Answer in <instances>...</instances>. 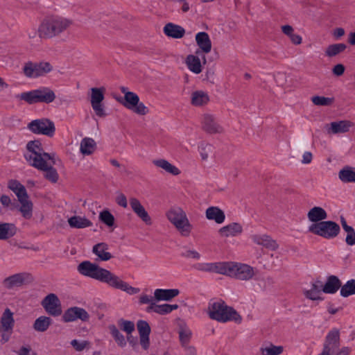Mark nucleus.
<instances>
[{
    "instance_id": "nucleus-36",
    "label": "nucleus",
    "mask_w": 355,
    "mask_h": 355,
    "mask_svg": "<svg viewBox=\"0 0 355 355\" xmlns=\"http://www.w3.org/2000/svg\"><path fill=\"white\" fill-rule=\"evenodd\" d=\"M209 101L208 94L202 90L194 91L191 94V103L196 107H202Z\"/></svg>"
},
{
    "instance_id": "nucleus-57",
    "label": "nucleus",
    "mask_w": 355,
    "mask_h": 355,
    "mask_svg": "<svg viewBox=\"0 0 355 355\" xmlns=\"http://www.w3.org/2000/svg\"><path fill=\"white\" fill-rule=\"evenodd\" d=\"M139 302L141 304H149L148 310L151 311V307L155 304V300L153 297L145 293L140 295Z\"/></svg>"
},
{
    "instance_id": "nucleus-9",
    "label": "nucleus",
    "mask_w": 355,
    "mask_h": 355,
    "mask_svg": "<svg viewBox=\"0 0 355 355\" xmlns=\"http://www.w3.org/2000/svg\"><path fill=\"white\" fill-rule=\"evenodd\" d=\"M308 231L322 238L332 239L340 234V227L334 221L324 220L318 223L310 224L308 226Z\"/></svg>"
},
{
    "instance_id": "nucleus-4",
    "label": "nucleus",
    "mask_w": 355,
    "mask_h": 355,
    "mask_svg": "<svg viewBox=\"0 0 355 355\" xmlns=\"http://www.w3.org/2000/svg\"><path fill=\"white\" fill-rule=\"evenodd\" d=\"M166 217L181 236L185 237L190 236L193 230V225L190 223L187 213L182 207L178 206L171 207L166 211Z\"/></svg>"
},
{
    "instance_id": "nucleus-31",
    "label": "nucleus",
    "mask_w": 355,
    "mask_h": 355,
    "mask_svg": "<svg viewBox=\"0 0 355 355\" xmlns=\"http://www.w3.org/2000/svg\"><path fill=\"white\" fill-rule=\"evenodd\" d=\"M153 164L157 168H161L166 173L173 175H178L181 173L180 170L176 166L173 165L165 159H153Z\"/></svg>"
},
{
    "instance_id": "nucleus-22",
    "label": "nucleus",
    "mask_w": 355,
    "mask_h": 355,
    "mask_svg": "<svg viewBox=\"0 0 355 355\" xmlns=\"http://www.w3.org/2000/svg\"><path fill=\"white\" fill-rule=\"evenodd\" d=\"M31 280V276L28 273H17L6 278L3 285L8 288L19 287Z\"/></svg>"
},
{
    "instance_id": "nucleus-49",
    "label": "nucleus",
    "mask_w": 355,
    "mask_h": 355,
    "mask_svg": "<svg viewBox=\"0 0 355 355\" xmlns=\"http://www.w3.org/2000/svg\"><path fill=\"white\" fill-rule=\"evenodd\" d=\"M51 324V319L47 316H40L37 318L33 324V328L37 331H46Z\"/></svg>"
},
{
    "instance_id": "nucleus-47",
    "label": "nucleus",
    "mask_w": 355,
    "mask_h": 355,
    "mask_svg": "<svg viewBox=\"0 0 355 355\" xmlns=\"http://www.w3.org/2000/svg\"><path fill=\"white\" fill-rule=\"evenodd\" d=\"M15 225L7 223H0V239H7L14 236L16 233Z\"/></svg>"
},
{
    "instance_id": "nucleus-41",
    "label": "nucleus",
    "mask_w": 355,
    "mask_h": 355,
    "mask_svg": "<svg viewBox=\"0 0 355 355\" xmlns=\"http://www.w3.org/2000/svg\"><path fill=\"white\" fill-rule=\"evenodd\" d=\"M68 223L70 227L73 228L82 229L89 227L92 225L90 220L85 216H74L68 219Z\"/></svg>"
},
{
    "instance_id": "nucleus-61",
    "label": "nucleus",
    "mask_w": 355,
    "mask_h": 355,
    "mask_svg": "<svg viewBox=\"0 0 355 355\" xmlns=\"http://www.w3.org/2000/svg\"><path fill=\"white\" fill-rule=\"evenodd\" d=\"M115 201H116V204L118 205H119L120 207H121L123 208H127L128 201H127V198H126L125 196L123 193H119L116 197Z\"/></svg>"
},
{
    "instance_id": "nucleus-8",
    "label": "nucleus",
    "mask_w": 355,
    "mask_h": 355,
    "mask_svg": "<svg viewBox=\"0 0 355 355\" xmlns=\"http://www.w3.org/2000/svg\"><path fill=\"white\" fill-rule=\"evenodd\" d=\"M106 88L104 86L91 87L89 90V98L95 116L105 118L108 114L104 104Z\"/></svg>"
},
{
    "instance_id": "nucleus-10",
    "label": "nucleus",
    "mask_w": 355,
    "mask_h": 355,
    "mask_svg": "<svg viewBox=\"0 0 355 355\" xmlns=\"http://www.w3.org/2000/svg\"><path fill=\"white\" fill-rule=\"evenodd\" d=\"M14 325V313L10 309L7 308L0 318V334L2 343H6L9 340Z\"/></svg>"
},
{
    "instance_id": "nucleus-56",
    "label": "nucleus",
    "mask_w": 355,
    "mask_h": 355,
    "mask_svg": "<svg viewBox=\"0 0 355 355\" xmlns=\"http://www.w3.org/2000/svg\"><path fill=\"white\" fill-rule=\"evenodd\" d=\"M71 345L76 351L81 352L89 347V343L87 340L74 339L71 341Z\"/></svg>"
},
{
    "instance_id": "nucleus-27",
    "label": "nucleus",
    "mask_w": 355,
    "mask_h": 355,
    "mask_svg": "<svg viewBox=\"0 0 355 355\" xmlns=\"http://www.w3.org/2000/svg\"><path fill=\"white\" fill-rule=\"evenodd\" d=\"M206 218L214 221L216 224H222L225 220V214L223 210L216 206L208 207L205 211Z\"/></svg>"
},
{
    "instance_id": "nucleus-23",
    "label": "nucleus",
    "mask_w": 355,
    "mask_h": 355,
    "mask_svg": "<svg viewBox=\"0 0 355 355\" xmlns=\"http://www.w3.org/2000/svg\"><path fill=\"white\" fill-rule=\"evenodd\" d=\"M196 42L199 48L200 53L207 54L211 50V41L206 32H199L195 36Z\"/></svg>"
},
{
    "instance_id": "nucleus-35",
    "label": "nucleus",
    "mask_w": 355,
    "mask_h": 355,
    "mask_svg": "<svg viewBox=\"0 0 355 355\" xmlns=\"http://www.w3.org/2000/svg\"><path fill=\"white\" fill-rule=\"evenodd\" d=\"M224 262L220 263H198L195 265V268L200 271L212 272L219 274L223 273Z\"/></svg>"
},
{
    "instance_id": "nucleus-14",
    "label": "nucleus",
    "mask_w": 355,
    "mask_h": 355,
    "mask_svg": "<svg viewBox=\"0 0 355 355\" xmlns=\"http://www.w3.org/2000/svg\"><path fill=\"white\" fill-rule=\"evenodd\" d=\"M201 54L200 51H196L195 54H189L185 58V64L188 69L194 74L200 73L206 62L205 55Z\"/></svg>"
},
{
    "instance_id": "nucleus-12",
    "label": "nucleus",
    "mask_w": 355,
    "mask_h": 355,
    "mask_svg": "<svg viewBox=\"0 0 355 355\" xmlns=\"http://www.w3.org/2000/svg\"><path fill=\"white\" fill-rule=\"evenodd\" d=\"M30 131L35 134L52 137L55 131L54 123L47 119L33 120L28 125Z\"/></svg>"
},
{
    "instance_id": "nucleus-7",
    "label": "nucleus",
    "mask_w": 355,
    "mask_h": 355,
    "mask_svg": "<svg viewBox=\"0 0 355 355\" xmlns=\"http://www.w3.org/2000/svg\"><path fill=\"white\" fill-rule=\"evenodd\" d=\"M26 149L24 157L28 164L35 168L41 167L42 162L54 155V154L45 153L42 144L38 140L29 141L26 145Z\"/></svg>"
},
{
    "instance_id": "nucleus-25",
    "label": "nucleus",
    "mask_w": 355,
    "mask_h": 355,
    "mask_svg": "<svg viewBox=\"0 0 355 355\" xmlns=\"http://www.w3.org/2000/svg\"><path fill=\"white\" fill-rule=\"evenodd\" d=\"M306 217L311 224H314L326 220L328 217V214L324 208L314 206L307 211Z\"/></svg>"
},
{
    "instance_id": "nucleus-24",
    "label": "nucleus",
    "mask_w": 355,
    "mask_h": 355,
    "mask_svg": "<svg viewBox=\"0 0 355 355\" xmlns=\"http://www.w3.org/2000/svg\"><path fill=\"white\" fill-rule=\"evenodd\" d=\"M252 241L259 245H262L269 250H275L278 248V244L270 236L265 234H256L251 236Z\"/></svg>"
},
{
    "instance_id": "nucleus-52",
    "label": "nucleus",
    "mask_w": 355,
    "mask_h": 355,
    "mask_svg": "<svg viewBox=\"0 0 355 355\" xmlns=\"http://www.w3.org/2000/svg\"><path fill=\"white\" fill-rule=\"evenodd\" d=\"M119 328L124 331L127 336L131 335L135 329V323L132 321L121 318L117 322Z\"/></svg>"
},
{
    "instance_id": "nucleus-34",
    "label": "nucleus",
    "mask_w": 355,
    "mask_h": 355,
    "mask_svg": "<svg viewBox=\"0 0 355 355\" xmlns=\"http://www.w3.org/2000/svg\"><path fill=\"white\" fill-rule=\"evenodd\" d=\"M96 150V143L92 138L85 137L80 143V153L83 156L92 155Z\"/></svg>"
},
{
    "instance_id": "nucleus-60",
    "label": "nucleus",
    "mask_w": 355,
    "mask_h": 355,
    "mask_svg": "<svg viewBox=\"0 0 355 355\" xmlns=\"http://www.w3.org/2000/svg\"><path fill=\"white\" fill-rule=\"evenodd\" d=\"M349 353V349L347 347H343L340 349V352L330 350L329 349L324 348L322 353L318 355H348Z\"/></svg>"
},
{
    "instance_id": "nucleus-46",
    "label": "nucleus",
    "mask_w": 355,
    "mask_h": 355,
    "mask_svg": "<svg viewBox=\"0 0 355 355\" xmlns=\"http://www.w3.org/2000/svg\"><path fill=\"white\" fill-rule=\"evenodd\" d=\"M284 352V347L275 345L272 343L263 345L260 348L261 355H281Z\"/></svg>"
},
{
    "instance_id": "nucleus-39",
    "label": "nucleus",
    "mask_w": 355,
    "mask_h": 355,
    "mask_svg": "<svg viewBox=\"0 0 355 355\" xmlns=\"http://www.w3.org/2000/svg\"><path fill=\"white\" fill-rule=\"evenodd\" d=\"M340 224L345 234V243L347 245L353 246L355 245V230L349 225L345 218H340Z\"/></svg>"
},
{
    "instance_id": "nucleus-38",
    "label": "nucleus",
    "mask_w": 355,
    "mask_h": 355,
    "mask_svg": "<svg viewBox=\"0 0 355 355\" xmlns=\"http://www.w3.org/2000/svg\"><path fill=\"white\" fill-rule=\"evenodd\" d=\"M338 178L343 183L355 182V167L344 166L338 172Z\"/></svg>"
},
{
    "instance_id": "nucleus-58",
    "label": "nucleus",
    "mask_w": 355,
    "mask_h": 355,
    "mask_svg": "<svg viewBox=\"0 0 355 355\" xmlns=\"http://www.w3.org/2000/svg\"><path fill=\"white\" fill-rule=\"evenodd\" d=\"M211 151L212 148L209 144H202L199 147V152L202 160H207Z\"/></svg>"
},
{
    "instance_id": "nucleus-55",
    "label": "nucleus",
    "mask_w": 355,
    "mask_h": 355,
    "mask_svg": "<svg viewBox=\"0 0 355 355\" xmlns=\"http://www.w3.org/2000/svg\"><path fill=\"white\" fill-rule=\"evenodd\" d=\"M178 332L182 344H187L191 337V330L184 324H180Z\"/></svg>"
},
{
    "instance_id": "nucleus-51",
    "label": "nucleus",
    "mask_w": 355,
    "mask_h": 355,
    "mask_svg": "<svg viewBox=\"0 0 355 355\" xmlns=\"http://www.w3.org/2000/svg\"><path fill=\"white\" fill-rule=\"evenodd\" d=\"M340 288V295L343 297L355 295V280L350 279L347 281L343 286H341Z\"/></svg>"
},
{
    "instance_id": "nucleus-63",
    "label": "nucleus",
    "mask_w": 355,
    "mask_h": 355,
    "mask_svg": "<svg viewBox=\"0 0 355 355\" xmlns=\"http://www.w3.org/2000/svg\"><path fill=\"white\" fill-rule=\"evenodd\" d=\"M345 31L343 28H336L332 31V35L335 40H339L340 37L344 36Z\"/></svg>"
},
{
    "instance_id": "nucleus-53",
    "label": "nucleus",
    "mask_w": 355,
    "mask_h": 355,
    "mask_svg": "<svg viewBox=\"0 0 355 355\" xmlns=\"http://www.w3.org/2000/svg\"><path fill=\"white\" fill-rule=\"evenodd\" d=\"M335 101L334 97H325L323 96H313L311 102L317 106H330Z\"/></svg>"
},
{
    "instance_id": "nucleus-62",
    "label": "nucleus",
    "mask_w": 355,
    "mask_h": 355,
    "mask_svg": "<svg viewBox=\"0 0 355 355\" xmlns=\"http://www.w3.org/2000/svg\"><path fill=\"white\" fill-rule=\"evenodd\" d=\"M345 68L343 64H337L332 69V73L336 76H342L345 72Z\"/></svg>"
},
{
    "instance_id": "nucleus-54",
    "label": "nucleus",
    "mask_w": 355,
    "mask_h": 355,
    "mask_svg": "<svg viewBox=\"0 0 355 355\" xmlns=\"http://www.w3.org/2000/svg\"><path fill=\"white\" fill-rule=\"evenodd\" d=\"M37 89L31 90L26 92H23L17 96V97L26 101L29 104H34L37 103Z\"/></svg>"
},
{
    "instance_id": "nucleus-6",
    "label": "nucleus",
    "mask_w": 355,
    "mask_h": 355,
    "mask_svg": "<svg viewBox=\"0 0 355 355\" xmlns=\"http://www.w3.org/2000/svg\"><path fill=\"white\" fill-rule=\"evenodd\" d=\"M124 94L123 99L119 101L128 110L138 116H145L149 114L150 109L140 101L139 96L132 92L128 91L126 87H121Z\"/></svg>"
},
{
    "instance_id": "nucleus-18",
    "label": "nucleus",
    "mask_w": 355,
    "mask_h": 355,
    "mask_svg": "<svg viewBox=\"0 0 355 355\" xmlns=\"http://www.w3.org/2000/svg\"><path fill=\"white\" fill-rule=\"evenodd\" d=\"M353 126L354 123L349 120H340L327 124L324 128L329 135H338L349 132Z\"/></svg>"
},
{
    "instance_id": "nucleus-30",
    "label": "nucleus",
    "mask_w": 355,
    "mask_h": 355,
    "mask_svg": "<svg viewBox=\"0 0 355 355\" xmlns=\"http://www.w3.org/2000/svg\"><path fill=\"white\" fill-rule=\"evenodd\" d=\"M164 33L168 37L180 39L185 34V30L180 25L173 23L166 24L163 28Z\"/></svg>"
},
{
    "instance_id": "nucleus-42",
    "label": "nucleus",
    "mask_w": 355,
    "mask_h": 355,
    "mask_svg": "<svg viewBox=\"0 0 355 355\" xmlns=\"http://www.w3.org/2000/svg\"><path fill=\"white\" fill-rule=\"evenodd\" d=\"M20 204L19 211L24 218L30 219L33 215V203L28 196L18 200Z\"/></svg>"
},
{
    "instance_id": "nucleus-32",
    "label": "nucleus",
    "mask_w": 355,
    "mask_h": 355,
    "mask_svg": "<svg viewBox=\"0 0 355 355\" xmlns=\"http://www.w3.org/2000/svg\"><path fill=\"white\" fill-rule=\"evenodd\" d=\"M339 331L336 329H333L327 334L326 337V343L324 348L329 349L330 350L340 352L339 347Z\"/></svg>"
},
{
    "instance_id": "nucleus-15",
    "label": "nucleus",
    "mask_w": 355,
    "mask_h": 355,
    "mask_svg": "<svg viewBox=\"0 0 355 355\" xmlns=\"http://www.w3.org/2000/svg\"><path fill=\"white\" fill-rule=\"evenodd\" d=\"M137 328L139 333V342L142 349L147 351L150 346V334L151 329L146 320H140L137 321Z\"/></svg>"
},
{
    "instance_id": "nucleus-45",
    "label": "nucleus",
    "mask_w": 355,
    "mask_h": 355,
    "mask_svg": "<svg viewBox=\"0 0 355 355\" xmlns=\"http://www.w3.org/2000/svg\"><path fill=\"white\" fill-rule=\"evenodd\" d=\"M8 186L15 193L18 200L28 196L25 187L17 180H12L9 181Z\"/></svg>"
},
{
    "instance_id": "nucleus-48",
    "label": "nucleus",
    "mask_w": 355,
    "mask_h": 355,
    "mask_svg": "<svg viewBox=\"0 0 355 355\" xmlns=\"http://www.w3.org/2000/svg\"><path fill=\"white\" fill-rule=\"evenodd\" d=\"M178 305L176 304H157L155 303V304L151 307V311L159 315H166L171 313L173 311L178 309Z\"/></svg>"
},
{
    "instance_id": "nucleus-37",
    "label": "nucleus",
    "mask_w": 355,
    "mask_h": 355,
    "mask_svg": "<svg viewBox=\"0 0 355 355\" xmlns=\"http://www.w3.org/2000/svg\"><path fill=\"white\" fill-rule=\"evenodd\" d=\"M341 286V282L336 276H330L325 284L322 285V293L327 294H334Z\"/></svg>"
},
{
    "instance_id": "nucleus-59",
    "label": "nucleus",
    "mask_w": 355,
    "mask_h": 355,
    "mask_svg": "<svg viewBox=\"0 0 355 355\" xmlns=\"http://www.w3.org/2000/svg\"><path fill=\"white\" fill-rule=\"evenodd\" d=\"M182 256L188 259L198 261L200 259V254L194 249H189L182 252Z\"/></svg>"
},
{
    "instance_id": "nucleus-21",
    "label": "nucleus",
    "mask_w": 355,
    "mask_h": 355,
    "mask_svg": "<svg viewBox=\"0 0 355 355\" xmlns=\"http://www.w3.org/2000/svg\"><path fill=\"white\" fill-rule=\"evenodd\" d=\"M56 158L55 155L49 157V159H46L41 163V167L36 168L38 170L44 171V177L52 182H56L58 180V173L56 170L53 168L55 164Z\"/></svg>"
},
{
    "instance_id": "nucleus-20",
    "label": "nucleus",
    "mask_w": 355,
    "mask_h": 355,
    "mask_svg": "<svg viewBox=\"0 0 355 355\" xmlns=\"http://www.w3.org/2000/svg\"><path fill=\"white\" fill-rule=\"evenodd\" d=\"M304 297L311 301L322 302L324 300L322 284L318 282L311 284L302 289Z\"/></svg>"
},
{
    "instance_id": "nucleus-16",
    "label": "nucleus",
    "mask_w": 355,
    "mask_h": 355,
    "mask_svg": "<svg viewBox=\"0 0 355 355\" xmlns=\"http://www.w3.org/2000/svg\"><path fill=\"white\" fill-rule=\"evenodd\" d=\"M129 204L132 211L146 225H151L152 218L148 212L146 210L140 200L135 197H131L129 199Z\"/></svg>"
},
{
    "instance_id": "nucleus-40",
    "label": "nucleus",
    "mask_w": 355,
    "mask_h": 355,
    "mask_svg": "<svg viewBox=\"0 0 355 355\" xmlns=\"http://www.w3.org/2000/svg\"><path fill=\"white\" fill-rule=\"evenodd\" d=\"M37 103H50L55 99V94L49 87H42L37 89Z\"/></svg>"
},
{
    "instance_id": "nucleus-50",
    "label": "nucleus",
    "mask_w": 355,
    "mask_h": 355,
    "mask_svg": "<svg viewBox=\"0 0 355 355\" xmlns=\"http://www.w3.org/2000/svg\"><path fill=\"white\" fill-rule=\"evenodd\" d=\"M99 220L109 228H114L115 218L108 209H104L99 213Z\"/></svg>"
},
{
    "instance_id": "nucleus-44",
    "label": "nucleus",
    "mask_w": 355,
    "mask_h": 355,
    "mask_svg": "<svg viewBox=\"0 0 355 355\" xmlns=\"http://www.w3.org/2000/svg\"><path fill=\"white\" fill-rule=\"evenodd\" d=\"M347 48L343 43H335L328 45L324 50V55L327 58L335 57L343 53Z\"/></svg>"
},
{
    "instance_id": "nucleus-43",
    "label": "nucleus",
    "mask_w": 355,
    "mask_h": 355,
    "mask_svg": "<svg viewBox=\"0 0 355 355\" xmlns=\"http://www.w3.org/2000/svg\"><path fill=\"white\" fill-rule=\"evenodd\" d=\"M108 329L116 345L120 347H125L127 345V340L120 330L114 324L110 325Z\"/></svg>"
},
{
    "instance_id": "nucleus-1",
    "label": "nucleus",
    "mask_w": 355,
    "mask_h": 355,
    "mask_svg": "<svg viewBox=\"0 0 355 355\" xmlns=\"http://www.w3.org/2000/svg\"><path fill=\"white\" fill-rule=\"evenodd\" d=\"M77 270L85 277L104 283L112 288L121 290L128 295H135L140 291L139 288L132 286L115 273L89 261L81 262Z\"/></svg>"
},
{
    "instance_id": "nucleus-3",
    "label": "nucleus",
    "mask_w": 355,
    "mask_h": 355,
    "mask_svg": "<svg viewBox=\"0 0 355 355\" xmlns=\"http://www.w3.org/2000/svg\"><path fill=\"white\" fill-rule=\"evenodd\" d=\"M207 313L211 319L219 322L234 321L241 323L242 321L239 313L221 300H210L207 308Z\"/></svg>"
},
{
    "instance_id": "nucleus-13",
    "label": "nucleus",
    "mask_w": 355,
    "mask_h": 355,
    "mask_svg": "<svg viewBox=\"0 0 355 355\" xmlns=\"http://www.w3.org/2000/svg\"><path fill=\"white\" fill-rule=\"evenodd\" d=\"M42 306L46 312L51 315L59 316L62 313L61 302L54 293L47 295L42 301Z\"/></svg>"
},
{
    "instance_id": "nucleus-17",
    "label": "nucleus",
    "mask_w": 355,
    "mask_h": 355,
    "mask_svg": "<svg viewBox=\"0 0 355 355\" xmlns=\"http://www.w3.org/2000/svg\"><path fill=\"white\" fill-rule=\"evenodd\" d=\"M78 319L83 322L88 321L89 319V313L80 307H71L67 309L62 315V320L64 322H74Z\"/></svg>"
},
{
    "instance_id": "nucleus-5",
    "label": "nucleus",
    "mask_w": 355,
    "mask_h": 355,
    "mask_svg": "<svg viewBox=\"0 0 355 355\" xmlns=\"http://www.w3.org/2000/svg\"><path fill=\"white\" fill-rule=\"evenodd\" d=\"M223 275L240 280H250L256 275V270L252 266L238 262H224Z\"/></svg>"
},
{
    "instance_id": "nucleus-19",
    "label": "nucleus",
    "mask_w": 355,
    "mask_h": 355,
    "mask_svg": "<svg viewBox=\"0 0 355 355\" xmlns=\"http://www.w3.org/2000/svg\"><path fill=\"white\" fill-rule=\"evenodd\" d=\"M243 232V226L239 223H231L224 225L217 231L218 236L221 239L236 237Z\"/></svg>"
},
{
    "instance_id": "nucleus-28",
    "label": "nucleus",
    "mask_w": 355,
    "mask_h": 355,
    "mask_svg": "<svg viewBox=\"0 0 355 355\" xmlns=\"http://www.w3.org/2000/svg\"><path fill=\"white\" fill-rule=\"evenodd\" d=\"M203 128L209 133L220 132L221 127L217 123L214 116L211 114H204L202 116Z\"/></svg>"
},
{
    "instance_id": "nucleus-29",
    "label": "nucleus",
    "mask_w": 355,
    "mask_h": 355,
    "mask_svg": "<svg viewBox=\"0 0 355 355\" xmlns=\"http://www.w3.org/2000/svg\"><path fill=\"white\" fill-rule=\"evenodd\" d=\"M179 294L180 291L177 288H157L154 291V298L157 301H171Z\"/></svg>"
},
{
    "instance_id": "nucleus-33",
    "label": "nucleus",
    "mask_w": 355,
    "mask_h": 355,
    "mask_svg": "<svg viewBox=\"0 0 355 355\" xmlns=\"http://www.w3.org/2000/svg\"><path fill=\"white\" fill-rule=\"evenodd\" d=\"M282 33L286 35L290 42L294 45H300L302 43V37L295 32L294 28L289 25L285 24L281 26Z\"/></svg>"
},
{
    "instance_id": "nucleus-2",
    "label": "nucleus",
    "mask_w": 355,
    "mask_h": 355,
    "mask_svg": "<svg viewBox=\"0 0 355 355\" xmlns=\"http://www.w3.org/2000/svg\"><path fill=\"white\" fill-rule=\"evenodd\" d=\"M73 21L60 15H50L42 19L38 26V35L41 39H51L67 31Z\"/></svg>"
},
{
    "instance_id": "nucleus-11",
    "label": "nucleus",
    "mask_w": 355,
    "mask_h": 355,
    "mask_svg": "<svg viewBox=\"0 0 355 355\" xmlns=\"http://www.w3.org/2000/svg\"><path fill=\"white\" fill-rule=\"evenodd\" d=\"M53 69L50 62H40L37 63L28 62L24 65L23 70L26 77L36 78L51 72Z\"/></svg>"
},
{
    "instance_id": "nucleus-64",
    "label": "nucleus",
    "mask_w": 355,
    "mask_h": 355,
    "mask_svg": "<svg viewBox=\"0 0 355 355\" xmlns=\"http://www.w3.org/2000/svg\"><path fill=\"white\" fill-rule=\"evenodd\" d=\"M313 155L310 152H304L302 155V163L304 164H310L312 161Z\"/></svg>"
},
{
    "instance_id": "nucleus-26",
    "label": "nucleus",
    "mask_w": 355,
    "mask_h": 355,
    "mask_svg": "<svg viewBox=\"0 0 355 355\" xmlns=\"http://www.w3.org/2000/svg\"><path fill=\"white\" fill-rule=\"evenodd\" d=\"M92 253L96 257V260L97 261H107L112 257L109 251V245L104 242L94 245L92 248Z\"/></svg>"
}]
</instances>
